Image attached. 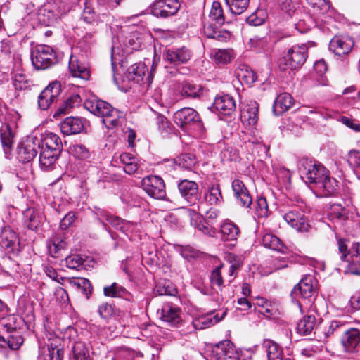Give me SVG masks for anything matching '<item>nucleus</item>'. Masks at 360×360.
<instances>
[{
  "label": "nucleus",
  "instance_id": "9",
  "mask_svg": "<svg viewBox=\"0 0 360 360\" xmlns=\"http://www.w3.org/2000/svg\"><path fill=\"white\" fill-rule=\"evenodd\" d=\"M60 83L55 81L41 92L38 97V105L40 109L47 110L53 103L57 101L60 94Z\"/></svg>",
  "mask_w": 360,
  "mask_h": 360
},
{
  "label": "nucleus",
  "instance_id": "7",
  "mask_svg": "<svg viewBox=\"0 0 360 360\" xmlns=\"http://www.w3.org/2000/svg\"><path fill=\"white\" fill-rule=\"evenodd\" d=\"M141 185L146 193L153 198L160 200L166 195L164 181L158 176L150 175L144 177Z\"/></svg>",
  "mask_w": 360,
  "mask_h": 360
},
{
  "label": "nucleus",
  "instance_id": "34",
  "mask_svg": "<svg viewBox=\"0 0 360 360\" xmlns=\"http://www.w3.org/2000/svg\"><path fill=\"white\" fill-rule=\"evenodd\" d=\"M103 293L108 297H122L127 300H130L132 297L129 292L117 283H113L109 286L104 287Z\"/></svg>",
  "mask_w": 360,
  "mask_h": 360
},
{
  "label": "nucleus",
  "instance_id": "24",
  "mask_svg": "<svg viewBox=\"0 0 360 360\" xmlns=\"http://www.w3.org/2000/svg\"><path fill=\"white\" fill-rule=\"evenodd\" d=\"M69 70L72 77L84 80L90 78V70L87 65L81 62L77 56H71L69 61Z\"/></svg>",
  "mask_w": 360,
  "mask_h": 360
},
{
  "label": "nucleus",
  "instance_id": "54",
  "mask_svg": "<svg viewBox=\"0 0 360 360\" xmlns=\"http://www.w3.org/2000/svg\"><path fill=\"white\" fill-rule=\"evenodd\" d=\"M70 153L77 159L86 160L89 156V152L87 148L81 144H76L70 148Z\"/></svg>",
  "mask_w": 360,
  "mask_h": 360
},
{
  "label": "nucleus",
  "instance_id": "40",
  "mask_svg": "<svg viewBox=\"0 0 360 360\" xmlns=\"http://www.w3.org/2000/svg\"><path fill=\"white\" fill-rule=\"evenodd\" d=\"M27 219V227L31 230H36L40 226L43 217L41 213L34 209H27L24 213Z\"/></svg>",
  "mask_w": 360,
  "mask_h": 360
},
{
  "label": "nucleus",
  "instance_id": "2",
  "mask_svg": "<svg viewBox=\"0 0 360 360\" xmlns=\"http://www.w3.org/2000/svg\"><path fill=\"white\" fill-rule=\"evenodd\" d=\"M298 169L302 179L309 184L317 187L325 176H328L327 169L320 162L302 158L298 161Z\"/></svg>",
  "mask_w": 360,
  "mask_h": 360
},
{
  "label": "nucleus",
  "instance_id": "32",
  "mask_svg": "<svg viewBox=\"0 0 360 360\" xmlns=\"http://www.w3.org/2000/svg\"><path fill=\"white\" fill-rule=\"evenodd\" d=\"M0 243L5 248H11L18 244V238L15 231L9 226L4 227L0 233Z\"/></svg>",
  "mask_w": 360,
  "mask_h": 360
},
{
  "label": "nucleus",
  "instance_id": "62",
  "mask_svg": "<svg viewBox=\"0 0 360 360\" xmlns=\"http://www.w3.org/2000/svg\"><path fill=\"white\" fill-rule=\"evenodd\" d=\"M13 84L17 89L22 90L27 87L28 82L25 75L16 73L13 78Z\"/></svg>",
  "mask_w": 360,
  "mask_h": 360
},
{
  "label": "nucleus",
  "instance_id": "45",
  "mask_svg": "<svg viewBox=\"0 0 360 360\" xmlns=\"http://www.w3.org/2000/svg\"><path fill=\"white\" fill-rule=\"evenodd\" d=\"M214 58L217 63L225 65L233 59V51L232 49H218L215 51Z\"/></svg>",
  "mask_w": 360,
  "mask_h": 360
},
{
  "label": "nucleus",
  "instance_id": "36",
  "mask_svg": "<svg viewBox=\"0 0 360 360\" xmlns=\"http://www.w3.org/2000/svg\"><path fill=\"white\" fill-rule=\"evenodd\" d=\"M316 319L314 315L304 316L297 325V331L299 334L307 335L311 333L316 326Z\"/></svg>",
  "mask_w": 360,
  "mask_h": 360
},
{
  "label": "nucleus",
  "instance_id": "4",
  "mask_svg": "<svg viewBox=\"0 0 360 360\" xmlns=\"http://www.w3.org/2000/svg\"><path fill=\"white\" fill-rule=\"evenodd\" d=\"M308 48L305 44L294 46L289 49L287 54L280 60L279 68L283 71L300 68L305 63Z\"/></svg>",
  "mask_w": 360,
  "mask_h": 360
},
{
  "label": "nucleus",
  "instance_id": "31",
  "mask_svg": "<svg viewBox=\"0 0 360 360\" xmlns=\"http://www.w3.org/2000/svg\"><path fill=\"white\" fill-rule=\"evenodd\" d=\"M221 239L224 241L236 242L239 233V228L230 221H225L221 226Z\"/></svg>",
  "mask_w": 360,
  "mask_h": 360
},
{
  "label": "nucleus",
  "instance_id": "59",
  "mask_svg": "<svg viewBox=\"0 0 360 360\" xmlns=\"http://www.w3.org/2000/svg\"><path fill=\"white\" fill-rule=\"evenodd\" d=\"M309 4L320 13H324L329 10L330 6L326 0H306Z\"/></svg>",
  "mask_w": 360,
  "mask_h": 360
},
{
  "label": "nucleus",
  "instance_id": "17",
  "mask_svg": "<svg viewBox=\"0 0 360 360\" xmlns=\"http://www.w3.org/2000/svg\"><path fill=\"white\" fill-rule=\"evenodd\" d=\"M178 188L181 196L190 204H195L199 200L198 186L195 181L182 180Z\"/></svg>",
  "mask_w": 360,
  "mask_h": 360
},
{
  "label": "nucleus",
  "instance_id": "43",
  "mask_svg": "<svg viewBox=\"0 0 360 360\" xmlns=\"http://www.w3.org/2000/svg\"><path fill=\"white\" fill-rule=\"evenodd\" d=\"M71 284L79 290L86 299H89L92 293V286L90 281L84 278H79L73 280Z\"/></svg>",
  "mask_w": 360,
  "mask_h": 360
},
{
  "label": "nucleus",
  "instance_id": "47",
  "mask_svg": "<svg viewBox=\"0 0 360 360\" xmlns=\"http://www.w3.org/2000/svg\"><path fill=\"white\" fill-rule=\"evenodd\" d=\"M179 165L187 169L192 170L197 163L195 155L191 153L181 154L179 158Z\"/></svg>",
  "mask_w": 360,
  "mask_h": 360
},
{
  "label": "nucleus",
  "instance_id": "3",
  "mask_svg": "<svg viewBox=\"0 0 360 360\" xmlns=\"http://www.w3.org/2000/svg\"><path fill=\"white\" fill-rule=\"evenodd\" d=\"M210 18L214 22V24L205 25L204 26L205 34L211 39H217L219 41L226 40L229 37V33L224 34L218 30L217 27L224 23V16L221 4L218 1H214L210 9Z\"/></svg>",
  "mask_w": 360,
  "mask_h": 360
},
{
  "label": "nucleus",
  "instance_id": "50",
  "mask_svg": "<svg viewBox=\"0 0 360 360\" xmlns=\"http://www.w3.org/2000/svg\"><path fill=\"white\" fill-rule=\"evenodd\" d=\"M24 338L19 332L15 331L8 338L6 345L13 350L18 349L23 344Z\"/></svg>",
  "mask_w": 360,
  "mask_h": 360
},
{
  "label": "nucleus",
  "instance_id": "11",
  "mask_svg": "<svg viewBox=\"0 0 360 360\" xmlns=\"http://www.w3.org/2000/svg\"><path fill=\"white\" fill-rule=\"evenodd\" d=\"M314 282L315 280L311 276L304 277L292 290L291 296L292 299L302 298L307 300L312 297L315 293Z\"/></svg>",
  "mask_w": 360,
  "mask_h": 360
},
{
  "label": "nucleus",
  "instance_id": "55",
  "mask_svg": "<svg viewBox=\"0 0 360 360\" xmlns=\"http://www.w3.org/2000/svg\"><path fill=\"white\" fill-rule=\"evenodd\" d=\"M66 266L72 269H77L83 265L84 259L79 255H71L65 258Z\"/></svg>",
  "mask_w": 360,
  "mask_h": 360
},
{
  "label": "nucleus",
  "instance_id": "64",
  "mask_svg": "<svg viewBox=\"0 0 360 360\" xmlns=\"http://www.w3.org/2000/svg\"><path fill=\"white\" fill-rule=\"evenodd\" d=\"M156 124L158 127L159 131L162 133H168L169 127V122L168 120L162 115L158 114L156 117Z\"/></svg>",
  "mask_w": 360,
  "mask_h": 360
},
{
  "label": "nucleus",
  "instance_id": "14",
  "mask_svg": "<svg viewBox=\"0 0 360 360\" xmlns=\"http://www.w3.org/2000/svg\"><path fill=\"white\" fill-rule=\"evenodd\" d=\"M155 65L153 64L150 72L146 77V73L148 72V68L145 63H139L132 65L128 70L129 78L136 83H147L149 86L153 82V71L155 70Z\"/></svg>",
  "mask_w": 360,
  "mask_h": 360
},
{
  "label": "nucleus",
  "instance_id": "8",
  "mask_svg": "<svg viewBox=\"0 0 360 360\" xmlns=\"http://www.w3.org/2000/svg\"><path fill=\"white\" fill-rule=\"evenodd\" d=\"M40 148V141L37 137H28L20 143L18 148V158L23 162H27L33 160Z\"/></svg>",
  "mask_w": 360,
  "mask_h": 360
},
{
  "label": "nucleus",
  "instance_id": "48",
  "mask_svg": "<svg viewBox=\"0 0 360 360\" xmlns=\"http://www.w3.org/2000/svg\"><path fill=\"white\" fill-rule=\"evenodd\" d=\"M328 215L331 219H344L346 218L347 212L342 205L333 203L328 210Z\"/></svg>",
  "mask_w": 360,
  "mask_h": 360
},
{
  "label": "nucleus",
  "instance_id": "12",
  "mask_svg": "<svg viewBox=\"0 0 360 360\" xmlns=\"http://www.w3.org/2000/svg\"><path fill=\"white\" fill-rule=\"evenodd\" d=\"M179 7L177 0H155L151 6V13L156 17L167 18L174 15Z\"/></svg>",
  "mask_w": 360,
  "mask_h": 360
},
{
  "label": "nucleus",
  "instance_id": "42",
  "mask_svg": "<svg viewBox=\"0 0 360 360\" xmlns=\"http://www.w3.org/2000/svg\"><path fill=\"white\" fill-rule=\"evenodd\" d=\"M226 2L232 13L240 15L247 10L250 0H226Z\"/></svg>",
  "mask_w": 360,
  "mask_h": 360
},
{
  "label": "nucleus",
  "instance_id": "39",
  "mask_svg": "<svg viewBox=\"0 0 360 360\" xmlns=\"http://www.w3.org/2000/svg\"><path fill=\"white\" fill-rule=\"evenodd\" d=\"M264 346L266 348L269 360H290L289 358L283 357L282 348L274 342L266 340L264 342Z\"/></svg>",
  "mask_w": 360,
  "mask_h": 360
},
{
  "label": "nucleus",
  "instance_id": "19",
  "mask_svg": "<svg viewBox=\"0 0 360 360\" xmlns=\"http://www.w3.org/2000/svg\"><path fill=\"white\" fill-rule=\"evenodd\" d=\"M160 319L169 326H177L182 321L181 309L169 304H165L161 309Z\"/></svg>",
  "mask_w": 360,
  "mask_h": 360
},
{
  "label": "nucleus",
  "instance_id": "51",
  "mask_svg": "<svg viewBox=\"0 0 360 360\" xmlns=\"http://www.w3.org/2000/svg\"><path fill=\"white\" fill-rule=\"evenodd\" d=\"M221 191L219 186L211 187L205 195V200L211 205L217 204L221 199Z\"/></svg>",
  "mask_w": 360,
  "mask_h": 360
},
{
  "label": "nucleus",
  "instance_id": "5",
  "mask_svg": "<svg viewBox=\"0 0 360 360\" xmlns=\"http://www.w3.org/2000/svg\"><path fill=\"white\" fill-rule=\"evenodd\" d=\"M32 63L37 70H45L57 62L53 49L47 45H39L31 53Z\"/></svg>",
  "mask_w": 360,
  "mask_h": 360
},
{
  "label": "nucleus",
  "instance_id": "60",
  "mask_svg": "<svg viewBox=\"0 0 360 360\" xmlns=\"http://www.w3.org/2000/svg\"><path fill=\"white\" fill-rule=\"evenodd\" d=\"M98 314L101 317L107 319L112 317L114 314V308L111 304L103 303L98 307Z\"/></svg>",
  "mask_w": 360,
  "mask_h": 360
},
{
  "label": "nucleus",
  "instance_id": "20",
  "mask_svg": "<svg viewBox=\"0 0 360 360\" xmlns=\"http://www.w3.org/2000/svg\"><path fill=\"white\" fill-rule=\"evenodd\" d=\"M232 189L240 205L244 207H250L252 203V198L244 183L239 179L233 180Z\"/></svg>",
  "mask_w": 360,
  "mask_h": 360
},
{
  "label": "nucleus",
  "instance_id": "61",
  "mask_svg": "<svg viewBox=\"0 0 360 360\" xmlns=\"http://www.w3.org/2000/svg\"><path fill=\"white\" fill-rule=\"evenodd\" d=\"M257 305L262 308L261 313L266 314V316L272 314V304L270 301L265 300L263 297H257Z\"/></svg>",
  "mask_w": 360,
  "mask_h": 360
},
{
  "label": "nucleus",
  "instance_id": "21",
  "mask_svg": "<svg viewBox=\"0 0 360 360\" xmlns=\"http://www.w3.org/2000/svg\"><path fill=\"white\" fill-rule=\"evenodd\" d=\"M165 59L174 65L188 62L191 58V52L186 47L168 49L165 55Z\"/></svg>",
  "mask_w": 360,
  "mask_h": 360
},
{
  "label": "nucleus",
  "instance_id": "29",
  "mask_svg": "<svg viewBox=\"0 0 360 360\" xmlns=\"http://www.w3.org/2000/svg\"><path fill=\"white\" fill-rule=\"evenodd\" d=\"M40 141V147L44 148H49L53 150V151H60L63 148L62 141L60 138L56 134L49 132L44 134Z\"/></svg>",
  "mask_w": 360,
  "mask_h": 360
},
{
  "label": "nucleus",
  "instance_id": "18",
  "mask_svg": "<svg viewBox=\"0 0 360 360\" xmlns=\"http://www.w3.org/2000/svg\"><path fill=\"white\" fill-rule=\"evenodd\" d=\"M226 314V311L223 312L221 317H219L217 314L214 315L213 313L199 316L195 319L191 325L188 326L190 328L187 333H191L193 330H202L209 328L220 321Z\"/></svg>",
  "mask_w": 360,
  "mask_h": 360
},
{
  "label": "nucleus",
  "instance_id": "35",
  "mask_svg": "<svg viewBox=\"0 0 360 360\" xmlns=\"http://www.w3.org/2000/svg\"><path fill=\"white\" fill-rule=\"evenodd\" d=\"M0 139L5 154L9 153L13 143V134L8 124H4L0 128Z\"/></svg>",
  "mask_w": 360,
  "mask_h": 360
},
{
  "label": "nucleus",
  "instance_id": "10",
  "mask_svg": "<svg viewBox=\"0 0 360 360\" xmlns=\"http://www.w3.org/2000/svg\"><path fill=\"white\" fill-rule=\"evenodd\" d=\"M212 354L216 360H238L239 352L230 340H224L215 345Z\"/></svg>",
  "mask_w": 360,
  "mask_h": 360
},
{
  "label": "nucleus",
  "instance_id": "15",
  "mask_svg": "<svg viewBox=\"0 0 360 360\" xmlns=\"http://www.w3.org/2000/svg\"><path fill=\"white\" fill-rule=\"evenodd\" d=\"M354 46L353 39L349 37L335 36L330 41L329 49L338 56L348 55Z\"/></svg>",
  "mask_w": 360,
  "mask_h": 360
},
{
  "label": "nucleus",
  "instance_id": "56",
  "mask_svg": "<svg viewBox=\"0 0 360 360\" xmlns=\"http://www.w3.org/2000/svg\"><path fill=\"white\" fill-rule=\"evenodd\" d=\"M221 158L223 162L236 161L238 159V153L235 148L227 147L221 150Z\"/></svg>",
  "mask_w": 360,
  "mask_h": 360
},
{
  "label": "nucleus",
  "instance_id": "16",
  "mask_svg": "<svg viewBox=\"0 0 360 360\" xmlns=\"http://www.w3.org/2000/svg\"><path fill=\"white\" fill-rule=\"evenodd\" d=\"M285 221L300 232L308 231L310 227L307 218L299 210H291L283 216Z\"/></svg>",
  "mask_w": 360,
  "mask_h": 360
},
{
  "label": "nucleus",
  "instance_id": "22",
  "mask_svg": "<svg viewBox=\"0 0 360 360\" xmlns=\"http://www.w3.org/2000/svg\"><path fill=\"white\" fill-rule=\"evenodd\" d=\"M341 343L345 352H354L360 343V330L354 328L347 330L342 336Z\"/></svg>",
  "mask_w": 360,
  "mask_h": 360
},
{
  "label": "nucleus",
  "instance_id": "33",
  "mask_svg": "<svg viewBox=\"0 0 360 360\" xmlns=\"http://www.w3.org/2000/svg\"><path fill=\"white\" fill-rule=\"evenodd\" d=\"M293 104V98L288 93L278 95L274 102V110L280 115L288 111Z\"/></svg>",
  "mask_w": 360,
  "mask_h": 360
},
{
  "label": "nucleus",
  "instance_id": "28",
  "mask_svg": "<svg viewBox=\"0 0 360 360\" xmlns=\"http://www.w3.org/2000/svg\"><path fill=\"white\" fill-rule=\"evenodd\" d=\"M39 165L41 167L47 170L51 169L56 161L60 151H53L49 148L40 147Z\"/></svg>",
  "mask_w": 360,
  "mask_h": 360
},
{
  "label": "nucleus",
  "instance_id": "1",
  "mask_svg": "<svg viewBox=\"0 0 360 360\" xmlns=\"http://www.w3.org/2000/svg\"><path fill=\"white\" fill-rule=\"evenodd\" d=\"M85 107L92 114L103 118V122L107 128H113L120 124V112L110 104L103 101L92 99L85 102Z\"/></svg>",
  "mask_w": 360,
  "mask_h": 360
},
{
  "label": "nucleus",
  "instance_id": "25",
  "mask_svg": "<svg viewBox=\"0 0 360 360\" xmlns=\"http://www.w3.org/2000/svg\"><path fill=\"white\" fill-rule=\"evenodd\" d=\"M316 188L321 192V195L325 197L333 195L338 193L339 190V182L335 178L330 176V172H328V176L319 183Z\"/></svg>",
  "mask_w": 360,
  "mask_h": 360
},
{
  "label": "nucleus",
  "instance_id": "30",
  "mask_svg": "<svg viewBox=\"0 0 360 360\" xmlns=\"http://www.w3.org/2000/svg\"><path fill=\"white\" fill-rule=\"evenodd\" d=\"M62 340L59 337H53L49 339L48 351L50 360H62L63 358V347Z\"/></svg>",
  "mask_w": 360,
  "mask_h": 360
},
{
  "label": "nucleus",
  "instance_id": "46",
  "mask_svg": "<svg viewBox=\"0 0 360 360\" xmlns=\"http://www.w3.org/2000/svg\"><path fill=\"white\" fill-rule=\"evenodd\" d=\"M39 18L41 22L48 25L56 20V15L49 6H46L40 10Z\"/></svg>",
  "mask_w": 360,
  "mask_h": 360
},
{
  "label": "nucleus",
  "instance_id": "58",
  "mask_svg": "<svg viewBox=\"0 0 360 360\" xmlns=\"http://www.w3.org/2000/svg\"><path fill=\"white\" fill-rule=\"evenodd\" d=\"M269 213V207L264 198H259L257 200L256 214L258 217H266Z\"/></svg>",
  "mask_w": 360,
  "mask_h": 360
},
{
  "label": "nucleus",
  "instance_id": "13",
  "mask_svg": "<svg viewBox=\"0 0 360 360\" xmlns=\"http://www.w3.org/2000/svg\"><path fill=\"white\" fill-rule=\"evenodd\" d=\"M98 214L103 217L114 228L120 230L126 235L134 231L137 227L136 224L115 217L104 210H98Z\"/></svg>",
  "mask_w": 360,
  "mask_h": 360
},
{
  "label": "nucleus",
  "instance_id": "57",
  "mask_svg": "<svg viewBox=\"0 0 360 360\" xmlns=\"http://www.w3.org/2000/svg\"><path fill=\"white\" fill-rule=\"evenodd\" d=\"M348 162L356 168L358 178L360 179V150H352L348 154Z\"/></svg>",
  "mask_w": 360,
  "mask_h": 360
},
{
  "label": "nucleus",
  "instance_id": "26",
  "mask_svg": "<svg viewBox=\"0 0 360 360\" xmlns=\"http://www.w3.org/2000/svg\"><path fill=\"white\" fill-rule=\"evenodd\" d=\"M258 103L255 101H250L243 108L241 118L244 122H247L250 126L254 127L258 121Z\"/></svg>",
  "mask_w": 360,
  "mask_h": 360
},
{
  "label": "nucleus",
  "instance_id": "52",
  "mask_svg": "<svg viewBox=\"0 0 360 360\" xmlns=\"http://www.w3.org/2000/svg\"><path fill=\"white\" fill-rule=\"evenodd\" d=\"M176 289L172 283L158 284L155 288V293L158 295H174Z\"/></svg>",
  "mask_w": 360,
  "mask_h": 360
},
{
  "label": "nucleus",
  "instance_id": "6",
  "mask_svg": "<svg viewBox=\"0 0 360 360\" xmlns=\"http://www.w3.org/2000/svg\"><path fill=\"white\" fill-rule=\"evenodd\" d=\"M174 120L184 130L192 127L200 130L202 127L198 112L191 108H183L177 110L174 115Z\"/></svg>",
  "mask_w": 360,
  "mask_h": 360
},
{
  "label": "nucleus",
  "instance_id": "41",
  "mask_svg": "<svg viewBox=\"0 0 360 360\" xmlns=\"http://www.w3.org/2000/svg\"><path fill=\"white\" fill-rule=\"evenodd\" d=\"M73 358L75 360H91L89 349L82 342H77L73 347Z\"/></svg>",
  "mask_w": 360,
  "mask_h": 360
},
{
  "label": "nucleus",
  "instance_id": "37",
  "mask_svg": "<svg viewBox=\"0 0 360 360\" xmlns=\"http://www.w3.org/2000/svg\"><path fill=\"white\" fill-rule=\"evenodd\" d=\"M262 244L264 247L281 252H285L287 248L281 240L275 235L266 233L262 238Z\"/></svg>",
  "mask_w": 360,
  "mask_h": 360
},
{
  "label": "nucleus",
  "instance_id": "38",
  "mask_svg": "<svg viewBox=\"0 0 360 360\" xmlns=\"http://www.w3.org/2000/svg\"><path fill=\"white\" fill-rule=\"evenodd\" d=\"M67 247L64 233H57L52 239V244L49 245V251L52 257H58L60 252Z\"/></svg>",
  "mask_w": 360,
  "mask_h": 360
},
{
  "label": "nucleus",
  "instance_id": "53",
  "mask_svg": "<svg viewBox=\"0 0 360 360\" xmlns=\"http://www.w3.org/2000/svg\"><path fill=\"white\" fill-rule=\"evenodd\" d=\"M225 266L221 265L215 268L210 275V282L212 286L221 288L224 284V280L221 275V269H224Z\"/></svg>",
  "mask_w": 360,
  "mask_h": 360
},
{
  "label": "nucleus",
  "instance_id": "23",
  "mask_svg": "<svg viewBox=\"0 0 360 360\" xmlns=\"http://www.w3.org/2000/svg\"><path fill=\"white\" fill-rule=\"evenodd\" d=\"M84 128V120L78 117H67L60 124V130L64 135H72L81 133Z\"/></svg>",
  "mask_w": 360,
  "mask_h": 360
},
{
  "label": "nucleus",
  "instance_id": "49",
  "mask_svg": "<svg viewBox=\"0 0 360 360\" xmlns=\"http://www.w3.org/2000/svg\"><path fill=\"white\" fill-rule=\"evenodd\" d=\"M82 103V98L79 94H74L68 98L63 105L58 108L59 113L65 114L71 108L79 106Z\"/></svg>",
  "mask_w": 360,
  "mask_h": 360
},
{
  "label": "nucleus",
  "instance_id": "63",
  "mask_svg": "<svg viewBox=\"0 0 360 360\" xmlns=\"http://www.w3.org/2000/svg\"><path fill=\"white\" fill-rule=\"evenodd\" d=\"M143 43V37L139 32L131 33L129 39V44L133 50H138Z\"/></svg>",
  "mask_w": 360,
  "mask_h": 360
},
{
  "label": "nucleus",
  "instance_id": "27",
  "mask_svg": "<svg viewBox=\"0 0 360 360\" xmlns=\"http://www.w3.org/2000/svg\"><path fill=\"white\" fill-rule=\"evenodd\" d=\"M215 108L221 113L231 115L236 109V102L229 95L218 96L214 103Z\"/></svg>",
  "mask_w": 360,
  "mask_h": 360
},
{
  "label": "nucleus",
  "instance_id": "44",
  "mask_svg": "<svg viewBox=\"0 0 360 360\" xmlns=\"http://www.w3.org/2000/svg\"><path fill=\"white\" fill-rule=\"evenodd\" d=\"M181 94L186 98H197L201 94V89L198 85L186 82L181 87Z\"/></svg>",
  "mask_w": 360,
  "mask_h": 360
}]
</instances>
